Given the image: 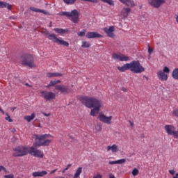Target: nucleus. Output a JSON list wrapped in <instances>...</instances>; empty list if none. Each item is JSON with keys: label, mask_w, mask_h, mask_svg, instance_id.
I'll use <instances>...</instances> for the list:
<instances>
[{"label": "nucleus", "mask_w": 178, "mask_h": 178, "mask_svg": "<svg viewBox=\"0 0 178 178\" xmlns=\"http://www.w3.org/2000/svg\"><path fill=\"white\" fill-rule=\"evenodd\" d=\"M81 101L86 108H89V109L93 108L90 111L91 116H97L99 113V110L102 108V102L97 98L82 96L81 97Z\"/></svg>", "instance_id": "nucleus-1"}, {"label": "nucleus", "mask_w": 178, "mask_h": 178, "mask_svg": "<svg viewBox=\"0 0 178 178\" xmlns=\"http://www.w3.org/2000/svg\"><path fill=\"white\" fill-rule=\"evenodd\" d=\"M49 137L53 136L51 134H47L43 135L34 134L33 138L34 140H38V141H35L33 143V147H48L52 143V140L47 139L49 138Z\"/></svg>", "instance_id": "nucleus-2"}, {"label": "nucleus", "mask_w": 178, "mask_h": 178, "mask_svg": "<svg viewBox=\"0 0 178 178\" xmlns=\"http://www.w3.org/2000/svg\"><path fill=\"white\" fill-rule=\"evenodd\" d=\"M18 63L20 65H25L29 67H35L34 64V57L31 54H24L18 58Z\"/></svg>", "instance_id": "nucleus-3"}, {"label": "nucleus", "mask_w": 178, "mask_h": 178, "mask_svg": "<svg viewBox=\"0 0 178 178\" xmlns=\"http://www.w3.org/2000/svg\"><path fill=\"white\" fill-rule=\"evenodd\" d=\"M44 35L46 38H48V40H50V41H53V42H55L56 44H58L59 45H63V47H69V42L62 40V38H58L56 37V35L54 33H51L49 31H46L44 32Z\"/></svg>", "instance_id": "nucleus-4"}, {"label": "nucleus", "mask_w": 178, "mask_h": 178, "mask_svg": "<svg viewBox=\"0 0 178 178\" xmlns=\"http://www.w3.org/2000/svg\"><path fill=\"white\" fill-rule=\"evenodd\" d=\"M58 15L59 16H66V17H71L72 23H79L80 13L77 10L74 9L71 12H60Z\"/></svg>", "instance_id": "nucleus-5"}, {"label": "nucleus", "mask_w": 178, "mask_h": 178, "mask_svg": "<svg viewBox=\"0 0 178 178\" xmlns=\"http://www.w3.org/2000/svg\"><path fill=\"white\" fill-rule=\"evenodd\" d=\"M129 70L133 73H143L145 69L141 65L139 60H134L129 63Z\"/></svg>", "instance_id": "nucleus-6"}, {"label": "nucleus", "mask_w": 178, "mask_h": 178, "mask_svg": "<svg viewBox=\"0 0 178 178\" xmlns=\"http://www.w3.org/2000/svg\"><path fill=\"white\" fill-rule=\"evenodd\" d=\"M29 147L18 146L13 149V156H24L29 154Z\"/></svg>", "instance_id": "nucleus-7"}, {"label": "nucleus", "mask_w": 178, "mask_h": 178, "mask_svg": "<svg viewBox=\"0 0 178 178\" xmlns=\"http://www.w3.org/2000/svg\"><path fill=\"white\" fill-rule=\"evenodd\" d=\"M164 129L168 136H173L174 138H178V130H176L175 126L167 124L165 125Z\"/></svg>", "instance_id": "nucleus-8"}, {"label": "nucleus", "mask_w": 178, "mask_h": 178, "mask_svg": "<svg viewBox=\"0 0 178 178\" xmlns=\"http://www.w3.org/2000/svg\"><path fill=\"white\" fill-rule=\"evenodd\" d=\"M35 147L38 146H34V145H33V147H29V154L35 158H44V152L38 149Z\"/></svg>", "instance_id": "nucleus-9"}, {"label": "nucleus", "mask_w": 178, "mask_h": 178, "mask_svg": "<svg viewBox=\"0 0 178 178\" xmlns=\"http://www.w3.org/2000/svg\"><path fill=\"white\" fill-rule=\"evenodd\" d=\"M147 2L152 8L159 9L162 5H165V3H166V0H147Z\"/></svg>", "instance_id": "nucleus-10"}, {"label": "nucleus", "mask_w": 178, "mask_h": 178, "mask_svg": "<svg viewBox=\"0 0 178 178\" xmlns=\"http://www.w3.org/2000/svg\"><path fill=\"white\" fill-rule=\"evenodd\" d=\"M40 94L45 101H52L56 98V94L50 91H42Z\"/></svg>", "instance_id": "nucleus-11"}, {"label": "nucleus", "mask_w": 178, "mask_h": 178, "mask_svg": "<svg viewBox=\"0 0 178 178\" xmlns=\"http://www.w3.org/2000/svg\"><path fill=\"white\" fill-rule=\"evenodd\" d=\"M112 58L114 60H120V62H128V60H130L129 56H124V54H122L114 53L112 55Z\"/></svg>", "instance_id": "nucleus-12"}, {"label": "nucleus", "mask_w": 178, "mask_h": 178, "mask_svg": "<svg viewBox=\"0 0 178 178\" xmlns=\"http://www.w3.org/2000/svg\"><path fill=\"white\" fill-rule=\"evenodd\" d=\"M103 31L107 34L108 37H110V38H115V33L113 32L115 31V26H111L108 27H104L103 29Z\"/></svg>", "instance_id": "nucleus-13"}, {"label": "nucleus", "mask_w": 178, "mask_h": 178, "mask_svg": "<svg viewBox=\"0 0 178 178\" xmlns=\"http://www.w3.org/2000/svg\"><path fill=\"white\" fill-rule=\"evenodd\" d=\"M99 119L100 122L106 123V124H111V123H112V116L106 117L104 114H99Z\"/></svg>", "instance_id": "nucleus-14"}, {"label": "nucleus", "mask_w": 178, "mask_h": 178, "mask_svg": "<svg viewBox=\"0 0 178 178\" xmlns=\"http://www.w3.org/2000/svg\"><path fill=\"white\" fill-rule=\"evenodd\" d=\"M84 2H92V3H98L99 0H81ZM102 2H104V3H108L111 6H115V1L113 0H101Z\"/></svg>", "instance_id": "nucleus-15"}, {"label": "nucleus", "mask_w": 178, "mask_h": 178, "mask_svg": "<svg viewBox=\"0 0 178 178\" xmlns=\"http://www.w3.org/2000/svg\"><path fill=\"white\" fill-rule=\"evenodd\" d=\"M86 38H102V35L98 33V32H88L86 35Z\"/></svg>", "instance_id": "nucleus-16"}, {"label": "nucleus", "mask_w": 178, "mask_h": 178, "mask_svg": "<svg viewBox=\"0 0 178 178\" xmlns=\"http://www.w3.org/2000/svg\"><path fill=\"white\" fill-rule=\"evenodd\" d=\"M157 77L161 81H168V74H165L162 70L157 72Z\"/></svg>", "instance_id": "nucleus-17"}, {"label": "nucleus", "mask_w": 178, "mask_h": 178, "mask_svg": "<svg viewBox=\"0 0 178 178\" xmlns=\"http://www.w3.org/2000/svg\"><path fill=\"white\" fill-rule=\"evenodd\" d=\"M55 90L61 92H69V86L65 85H57L55 86Z\"/></svg>", "instance_id": "nucleus-18"}, {"label": "nucleus", "mask_w": 178, "mask_h": 178, "mask_svg": "<svg viewBox=\"0 0 178 178\" xmlns=\"http://www.w3.org/2000/svg\"><path fill=\"white\" fill-rule=\"evenodd\" d=\"M121 3L126 5L128 8H134L136 6V3H134V1L133 0H119Z\"/></svg>", "instance_id": "nucleus-19"}, {"label": "nucleus", "mask_w": 178, "mask_h": 178, "mask_svg": "<svg viewBox=\"0 0 178 178\" xmlns=\"http://www.w3.org/2000/svg\"><path fill=\"white\" fill-rule=\"evenodd\" d=\"M47 175H48V172L45 170L36 171L32 173L33 177H44V176H47Z\"/></svg>", "instance_id": "nucleus-20"}, {"label": "nucleus", "mask_w": 178, "mask_h": 178, "mask_svg": "<svg viewBox=\"0 0 178 178\" xmlns=\"http://www.w3.org/2000/svg\"><path fill=\"white\" fill-rule=\"evenodd\" d=\"M131 12V8H122V10L121 11V16L126 18L129 16V15H130Z\"/></svg>", "instance_id": "nucleus-21"}, {"label": "nucleus", "mask_w": 178, "mask_h": 178, "mask_svg": "<svg viewBox=\"0 0 178 178\" xmlns=\"http://www.w3.org/2000/svg\"><path fill=\"white\" fill-rule=\"evenodd\" d=\"M118 70L119 72H126V70H130V63H127L122 65V67H118Z\"/></svg>", "instance_id": "nucleus-22"}, {"label": "nucleus", "mask_w": 178, "mask_h": 178, "mask_svg": "<svg viewBox=\"0 0 178 178\" xmlns=\"http://www.w3.org/2000/svg\"><path fill=\"white\" fill-rule=\"evenodd\" d=\"M107 151H111L113 154H115V152H118L119 151V149L118 148V145H116V144H113L111 146H107Z\"/></svg>", "instance_id": "nucleus-23"}, {"label": "nucleus", "mask_w": 178, "mask_h": 178, "mask_svg": "<svg viewBox=\"0 0 178 178\" xmlns=\"http://www.w3.org/2000/svg\"><path fill=\"white\" fill-rule=\"evenodd\" d=\"M122 163H126V159H122L120 160L109 161L108 165H122Z\"/></svg>", "instance_id": "nucleus-24"}, {"label": "nucleus", "mask_w": 178, "mask_h": 178, "mask_svg": "<svg viewBox=\"0 0 178 178\" xmlns=\"http://www.w3.org/2000/svg\"><path fill=\"white\" fill-rule=\"evenodd\" d=\"M63 74L62 73L59 72H48L47 74V77L51 78V77H62Z\"/></svg>", "instance_id": "nucleus-25"}, {"label": "nucleus", "mask_w": 178, "mask_h": 178, "mask_svg": "<svg viewBox=\"0 0 178 178\" xmlns=\"http://www.w3.org/2000/svg\"><path fill=\"white\" fill-rule=\"evenodd\" d=\"M54 31L57 33V34H60V35H62V34H66L67 31H69V29H60V28H55Z\"/></svg>", "instance_id": "nucleus-26"}, {"label": "nucleus", "mask_w": 178, "mask_h": 178, "mask_svg": "<svg viewBox=\"0 0 178 178\" xmlns=\"http://www.w3.org/2000/svg\"><path fill=\"white\" fill-rule=\"evenodd\" d=\"M81 173H83V167H79L75 171L73 178H80Z\"/></svg>", "instance_id": "nucleus-27"}, {"label": "nucleus", "mask_w": 178, "mask_h": 178, "mask_svg": "<svg viewBox=\"0 0 178 178\" xmlns=\"http://www.w3.org/2000/svg\"><path fill=\"white\" fill-rule=\"evenodd\" d=\"M35 118V113H33L31 115L24 116V119L29 123L31 120H33Z\"/></svg>", "instance_id": "nucleus-28"}, {"label": "nucleus", "mask_w": 178, "mask_h": 178, "mask_svg": "<svg viewBox=\"0 0 178 178\" xmlns=\"http://www.w3.org/2000/svg\"><path fill=\"white\" fill-rule=\"evenodd\" d=\"M172 77L174 80H178V68H175L172 73Z\"/></svg>", "instance_id": "nucleus-29"}, {"label": "nucleus", "mask_w": 178, "mask_h": 178, "mask_svg": "<svg viewBox=\"0 0 178 178\" xmlns=\"http://www.w3.org/2000/svg\"><path fill=\"white\" fill-rule=\"evenodd\" d=\"M59 83H60V80L51 81L49 85L47 86V88H49V87H54V86H56V84Z\"/></svg>", "instance_id": "nucleus-30"}, {"label": "nucleus", "mask_w": 178, "mask_h": 178, "mask_svg": "<svg viewBox=\"0 0 178 178\" xmlns=\"http://www.w3.org/2000/svg\"><path fill=\"white\" fill-rule=\"evenodd\" d=\"M30 9L33 12H37L38 13H45V10H41V9H39V8H37L31 7Z\"/></svg>", "instance_id": "nucleus-31"}, {"label": "nucleus", "mask_w": 178, "mask_h": 178, "mask_svg": "<svg viewBox=\"0 0 178 178\" xmlns=\"http://www.w3.org/2000/svg\"><path fill=\"white\" fill-rule=\"evenodd\" d=\"M81 47L83 48H90V47H91V44L89 42L83 41Z\"/></svg>", "instance_id": "nucleus-32"}, {"label": "nucleus", "mask_w": 178, "mask_h": 178, "mask_svg": "<svg viewBox=\"0 0 178 178\" xmlns=\"http://www.w3.org/2000/svg\"><path fill=\"white\" fill-rule=\"evenodd\" d=\"M87 33V29H83L82 31L77 33L78 37H84Z\"/></svg>", "instance_id": "nucleus-33"}, {"label": "nucleus", "mask_w": 178, "mask_h": 178, "mask_svg": "<svg viewBox=\"0 0 178 178\" xmlns=\"http://www.w3.org/2000/svg\"><path fill=\"white\" fill-rule=\"evenodd\" d=\"M76 0H63L64 3L66 5H74Z\"/></svg>", "instance_id": "nucleus-34"}, {"label": "nucleus", "mask_w": 178, "mask_h": 178, "mask_svg": "<svg viewBox=\"0 0 178 178\" xmlns=\"http://www.w3.org/2000/svg\"><path fill=\"white\" fill-rule=\"evenodd\" d=\"M6 117L5 118V119L7 120V122L12 123V122H13V120L10 118V115H9V113H6Z\"/></svg>", "instance_id": "nucleus-35"}, {"label": "nucleus", "mask_w": 178, "mask_h": 178, "mask_svg": "<svg viewBox=\"0 0 178 178\" xmlns=\"http://www.w3.org/2000/svg\"><path fill=\"white\" fill-rule=\"evenodd\" d=\"M139 173V171H138V169L137 168H134L133 170H132V175L134 176H137Z\"/></svg>", "instance_id": "nucleus-36"}, {"label": "nucleus", "mask_w": 178, "mask_h": 178, "mask_svg": "<svg viewBox=\"0 0 178 178\" xmlns=\"http://www.w3.org/2000/svg\"><path fill=\"white\" fill-rule=\"evenodd\" d=\"M170 70L169 69V67H168L166 66L163 67V73L166 74V73H170Z\"/></svg>", "instance_id": "nucleus-37"}, {"label": "nucleus", "mask_w": 178, "mask_h": 178, "mask_svg": "<svg viewBox=\"0 0 178 178\" xmlns=\"http://www.w3.org/2000/svg\"><path fill=\"white\" fill-rule=\"evenodd\" d=\"M0 8H6V2L0 1Z\"/></svg>", "instance_id": "nucleus-38"}, {"label": "nucleus", "mask_w": 178, "mask_h": 178, "mask_svg": "<svg viewBox=\"0 0 178 178\" xmlns=\"http://www.w3.org/2000/svg\"><path fill=\"white\" fill-rule=\"evenodd\" d=\"M2 170H3V172H5V173H6V172H8V170H6V168L5 167H3V165H0V172H2Z\"/></svg>", "instance_id": "nucleus-39"}, {"label": "nucleus", "mask_w": 178, "mask_h": 178, "mask_svg": "<svg viewBox=\"0 0 178 178\" xmlns=\"http://www.w3.org/2000/svg\"><path fill=\"white\" fill-rule=\"evenodd\" d=\"M4 178H15V175L13 174L4 175Z\"/></svg>", "instance_id": "nucleus-40"}, {"label": "nucleus", "mask_w": 178, "mask_h": 178, "mask_svg": "<svg viewBox=\"0 0 178 178\" xmlns=\"http://www.w3.org/2000/svg\"><path fill=\"white\" fill-rule=\"evenodd\" d=\"M173 115L174 116H176L177 118H178V108H176L173 111Z\"/></svg>", "instance_id": "nucleus-41"}, {"label": "nucleus", "mask_w": 178, "mask_h": 178, "mask_svg": "<svg viewBox=\"0 0 178 178\" xmlns=\"http://www.w3.org/2000/svg\"><path fill=\"white\" fill-rule=\"evenodd\" d=\"M153 51L154 50L152 49H151V47H149V45H148V54H149V55H151L152 54Z\"/></svg>", "instance_id": "nucleus-42"}, {"label": "nucleus", "mask_w": 178, "mask_h": 178, "mask_svg": "<svg viewBox=\"0 0 178 178\" xmlns=\"http://www.w3.org/2000/svg\"><path fill=\"white\" fill-rule=\"evenodd\" d=\"M72 167V164H68L67 167L63 171V173H65V170H69V168Z\"/></svg>", "instance_id": "nucleus-43"}, {"label": "nucleus", "mask_w": 178, "mask_h": 178, "mask_svg": "<svg viewBox=\"0 0 178 178\" xmlns=\"http://www.w3.org/2000/svg\"><path fill=\"white\" fill-rule=\"evenodd\" d=\"M169 173H170V175H171L172 176H175V174L176 173V171H175V170H169Z\"/></svg>", "instance_id": "nucleus-44"}, {"label": "nucleus", "mask_w": 178, "mask_h": 178, "mask_svg": "<svg viewBox=\"0 0 178 178\" xmlns=\"http://www.w3.org/2000/svg\"><path fill=\"white\" fill-rule=\"evenodd\" d=\"M93 178H102V175L99 173H97V175L93 176Z\"/></svg>", "instance_id": "nucleus-45"}, {"label": "nucleus", "mask_w": 178, "mask_h": 178, "mask_svg": "<svg viewBox=\"0 0 178 178\" xmlns=\"http://www.w3.org/2000/svg\"><path fill=\"white\" fill-rule=\"evenodd\" d=\"M7 6V9H8V10H10L12 9V6H10V4L6 3V8Z\"/></svg>", "instance_id": "nucleus-46"}, {"label": "nucleus", "mask_w": 178, "mask_h": 178, "mask_svg": "<svg viewBox=\"0 0 178 178\" xmlns=\"http://www.w3.org/2000/svg\"><path fill=\"white\" fill-rule=\"evenodd\" d=\"M17 17H16V16H15V15H12V16H10V17H9V19H10V20H15V19H17Z\"/></svg>", "instance_id": "nucleus-47"}, {"label": "nucleus", "mask_w": 178, "mask_h": 178, "mask_svg": "<svg viewBox=\"0 0 178 178\" xmlns=\"http://www.w3.org/2000/svg\"><path fill=\"white\" fill-rule=\"evenodd\" d=\"M42 115H44V116H47V117L51 116V113H47L45 112H42Z\"/></svg>", "instance_id": "nucleus-48"}, {"label": "nucleus", "mask_w": 178, "mask_h": 178, "mask_svg": "<svg viewBox=\"0 0 178 178\" xmlns=\"http://www.w3.org/2000/svg\"><path fill=\"white\" fill-rule=\"evenodd\" d=\"M58 170L57 169H55V170H53L50 172V175H54V173H55V172H56Z\"/></svg>", "instance_id": "nucleus-49"}, {"label": "nucleus", "mask_w": 178, "mask_h": 178, "mask_svg": "<svg viewBox=\"0 0 178 178\" xmlns=\"http://www.w3.org/2000/svg\"><path fill=\"white\" fill-rule=\"evenodd\" d=\"M129 123H130V126H131V127H134V123H133L131 121H129Z\"/></svg>", "instance_id": "nucleus-50"}, {"label": "nucleus", "mask_w": 178, "mask_h": 178, "mask_svg": "<svg viewBox=\"0 0 178 178\" xmlns=\"http://www.w3.org/2000/svg\"><path fill=\"white\" fill-rule=\"evenodd\" d=\"M122 91H124V92H126V91H127V89H126V88H122Z\"/></svg>", "instance_id": "nucleus-51"}, {"label": "nucleus", "mask_w": 178, "mask_h": 178, "mask_svg": "<svg viewBox=\"0 0 178 178\" xmlns=\"http://www.w3.org/2000/svg\"><path fill=\"white\" fill-rule=\"evenodd\" d=\"M0 112H1L3 115H5V111H3V110H2V108H0Z\"/></svg>", "instance_id": "nucleus-52"}, {"label": "nucleus", "mask_w": 178, "mask_h": 178, "mask_svg": "<svg viewBox=\"0 0 178 178\" xmlns=\"http://www.w3.org/2000/svg\"><path fill=\"white\" fill-rule=\"evenodd\" d=\"M109 178H115V175H109Z\"/></svg>", "instance_id": "nucleus-53"}, {"label": "nucleus", "mask_w": 178, "mask_h": 178, "mask_svg": "<svg viewBox=\"0 0 178 178\" xmlns=\"http://www.w3.org/2000/svg\"><path fill=\"white\" fill-rule=\"evenodd\" d=\"M173 178H178V177L175 175L173 177Z\"/></svg>", "instance_id": "nucleus-54"}, {"label": "nucleus", "mask_w": 178, "mask_h": 178, "mask_svg": "<svg viewBox=\"0 0 178 178\" xmlns=\"http://www.w3.org/2000/svg\"><path fill=\"white\" fill-rule=\"evenodd\" d=\"M175 176H177V177H178V173H177V174L175 175Z\"/></svg>", "instance_id": "nucleus-55"}, {"label": "nucleus", "mask_w": 178, "mask_h": 178, "mask_svg": "<svg viewBox=\"0 0 178 178\" xmlns=\"http://www.w3.org/2000/svg\"><path fill=\"white\" fill-rule=\"evenodd\" d=\"M26 86H29V83H26Z\"/></svg>", "instance_id": "nucleus-56"}]
</instances>
